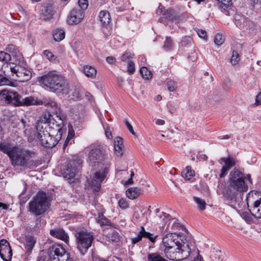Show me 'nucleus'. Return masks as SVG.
<instances>
[{"mask_svg": "<svg viewBox=\"0 0 261 261\" xmlns=\"http://www.w3.org/2000/svg\"><path fill=\"white\" fill-rule=\"evenodd\" d=\"M224 41V38L222 34H217L214 38V42L217 46H220L223 44Z\"/></svg>", "mask_w": 261, "mask_h": 261, "instance_id": "obj_45", "label": "nucleus"}, {"mask_svg": "<svg viewBox=\"0 0 261 261\" xmlns=\"http://www.w3.org/2000/svg\"><path fill=\"white\" fill-rule=\"evenodd\" d=\"M245 179H246V180H248V183L249 184H252V180H251V176L250 174H247L246 176H245Z\"/></svg>", "mask_w": 261, "mask_h": 261, "instance_id": "obj_64", "label": "nucleus"}, {"mask_svg": "<svg viewBox=\"0 0 261 261\" xmlns=\"http://www.w3.org/2000/svg\"><path fill=\"white\" fill-rule=\"evenodd\" d=\"M6 50L9 53V54L12 57L14 54H15V52H17L19 50L14 45L9 44L6 48Z\"/></svg>", "mask_w": 261, "mask_h": 261, "instance_id": "obj_46", "label": "nucleus"}, {"mask_svg": "<svg viewBox=\"0 0 261 261\" xmlns=\"http://www.w3.org/2000/svg\"><path fill=\"white\" fill-rule=\"evenodd\" d=\"M125 124L127 128L129 130V132L132 134L135 135V132L134 131L133 128L132 126L130 124V123L128 122V121L127 120H125Z\"/></svg>", "mask_w": 261, "mask_h": 261, "instance_id": "obj_60", "label": "nucleus"}, {"mask_svg": "<svg viewBox=\"0 0 261 261\" xmlns=\"http://www.w3.org/2000/svg\"><path fill=\"white\" fill-rule=\"evenodd\" d=\"M251 2L254 10H258L261 8V0H251Z\"/></svg>", "mask_w": 261, "mask_h": 261, "instance_id": "obj_50", "label": "nucleus"}, {"mask_svg": "<svg viewBox=\"0 0 261 261\" xmlns=\"http://www.w3.org/2000/svg\"><path fill=\"white\" fill-rule=\"evenodd\" d=\"M52 115H43V120L47 123V125L50 128L57 132L56 136L60 139L62 136L64 122L61 115H56V118L51 117Z\"/></svg>", "mask_w": 261, "mask_h": 261, "instance_id": "obj_8", "label": "nucleus"}, {"mask_svg": "<svg viewBox=\"0 0 261 261\" xmlns=\"http://www.w3.org/2000/svg\"><path fill=\"white\" fill-rule=\"evenodd\" d=\"M115 153L117 156H121L123 154V139L120 137H116L114 140Z\"/></svg>", "mask_w": 261, "mask_h": 261, "instance_id": "obj_24", "label": "nucleus"}, {"mask_svg": "<svg viewBox=\"0 0 261 261\" xmlns=\"http://www.w3.org/2000/svg\"><path fill=\"white\" fill-rule=\"evenodd\" d=\"M49 197L45 192L39 191L29 203V211L35 216L43 214L49 207Z\"/></svg>", "mask_w": 261, "mask_h": 261, "instance_id": "obj_5", "label": "nucleus"}, {"mask_svg": "<svg viewBox=\"0 0 261 261\" xmlns=\"http://www.w3.org/2000/svg\"><path fill=\"white\" fill-rule=\"evenodd\" d=\"M140 72L144 79L148 80L152 77V74L151 72L145 67H142L140 69Z\"/></svg>", "mask_w": 261, "mask_h": 261, "instance_id": "obj_39", "label": "nucleus"}, {"mask_svg": "<svg viewBox=\"0 0 261 261\" xmlns=\"http://www.w3.org/2000/svg\"><path fill=\"white\" fill-rule=\"evenodd\" d=\"M254 105L255 106H258L261 105V92L256 95L255 98V102Z\"/></svg>", "mask_w": 261, "mask_h": 261, "instance_id": "obj_59", "label": "nucleus"}, {"mask_svg": "<svg viewBox=\"0 0 261 261\" xmlns=\"http://www.w3.org/2000/svg\"><path fill=\"white\" fill-rule=\"evenodd\" d=\"M249 211L254 218H261V198L254 202L253 206Z\"/></svg>", "mask_w": 261, "mask_h": 261, "instance_id": "obj_25", "label": "nucleus"}, {"mask_svg": "<svg viewBox=\"0 0 261 261\" xmlns=\"http://www.w3.org/2000/svg\"><path fill=\"white\" fill-rule=\"evenodd\" d=\"M234 22L237 27L241 29L247 28L249 27L251 23L249 19L239 15H236L234 16Z\"/></svg>", "mask_w": 261, "mask_h": 261, "instance_id": "obj_23", "label": "nucleus"}, {"mask_svg": "<svg viewBox=\"0 0 261 261\" xmlns=\"http://www.w3.org/2000/svg\"><path fill=\"white\" fill-rule=\"evenodd\" d=\"M31 152L29 150L14 148V151L10 158L12 165L16 169L25 170L30 168L32 164Z\"/></svg>", "mask_w": 261, "mask_h": 261, "instance_id": "obj_4", "label": "nucleus"}, {"mask_svg": "<svg viewBox=\"0 0 261 261\" xmlns=\"http://www.w3.org/2000/svg\"><path fill=\"white\" fill-rule=\"evenodd\" d=\"M106 61L107 62L110 64H114L116 62V59L115 57H112V56H109V57H108L107 58H106Z\"/></svg>", "mask_w": 261, "mask_h": 261, "instance_id": "obj_61", "label": "nucleus"}, {"mask_svg": "<svg viewBox=\"0 0 261 261\" xmlns=\"http://www.w3.org/2000/svg\"><path fill=\"white\" fill-rule=\"evenodd\" d=\"M2 100L8 104L15 106H30L38 105L39 102L33 97L29 96L22 98L16 92L4 89L0 93Z\"/></svg>", "mask_w": 261, "mask_h": 261, "instance_id": "obj_3", "label": "nucleus"}, {"mask_svg": "<svg viewBox=\"0 0 261 261\" xmlns=\"http://www.w3.org/2000/svg\"><path fill=\"white\" fill-rule=\"evenodd\" d=\"M194 200L198 204L199 208L203 211L205 208V202L203 199H202L199 197H194Z\"/></svg>", "mask_w": 261, "mask_h": 261, "instance_id": "obj_43", "label": "nucleus"}, {"mask_svg": "<svg viewBox=\"0 0 261 261\" xmlns=\"http://www.w3.org/2000/svg\"><path fill=\"white\" fill-rule=\"evenodd\" d=\"M227 189L223 192L225 201L228 204L236 203L239 194L246 192L248 189V182L245 181V175L238 170H232L229 175Z\"/></svg>", "mask_w": 261, "mask_h": 261, "instance_id": "obj_1", "label": "nucleus"}, {"mask_svg": "<svg viewBox=\"0 0 261 261\" xmlns=\"http://www.w3.org/2000/svg\"><path fill=\"white\" fill-rule=\"evenodd\" d=\"M50 234L57 239L64 241L66 243L69 242V237L65 231L61 228H56L50 230Z\"/></svg>", "mask_w": 261, "mask_h": 261, "instance_id": "obj_22", "label": "nucleus"}, {"mask_svg": "<svg viewBox=\"0 0 261 261\" xmlns=\"http://www.w3.org/2000/svg\"><path fill=\"white\" fill-rule=\"evenodd\" d=\"M35 243V240L32 236H27L25 237L24 246L28 252H31Z\"/></svg>", "mask_w": 261, "mask_h": 261, "instance_id": "obj_32", "label": "nucleus"}, {"mask_svg": "<svg viewBox=\"0 0 261 261\" xmlns=\"http://www.w3.org/2000/svg\"><path fill=\"white\" fill-rule=\"evenodd\" d=\"M240 60L239 55L237 51H233L232 53V55L231 58V63L233 65H236L238 64Z\"/></svg>", "mask_w": 261, "mask_h": 261, "instance_id": "obj_48", "label": "nucleus"}, {"mask_svg": "<svg viewBox=\"0 0 261 261\" xmlns=\"http://www.w3.org/2000/svg\"><path fill=\"white\" fill-rule=\"evenodd\" d=\"M99 20L102 25H108L111 20L110 14L107 11H101L99 15Z\"/></svg>", "mask_w": 261, "mask_h": 261, "instance_id": "obj_31", "label": "nucleus"}, {"mask_svg": "<svg viewBox=\"0 0 261 261\" xmlns=\"http://www.w3.org/2000/svg\"><path fill=\"white\" fill-rule=\"evenodd\" d=\"M11 60V55L6 52L0 51V61L8 62Z\"/></svg>", "mask_w": 261, "mask_h": 261, "instance_id": "obj_44", "label": "nucleus"}, {"mask_svg": "<svg viewBox=\"0 0 261 261\" xmlns=\"http://www.w3.org/2000/svg\"><path fill=\"white\" fill-rule=\"evenodd\" d=\"M132 58V55L130 53H125L121 57V60L122 61L124 62L126 61L127 59Z\"/></svg>", "mask_w": 261, "mask_h": 261, "instance_id": "obj_57", "label": "nucleus"}, {"mask_svg": "<svg viewBox=\"0 0 261 261\" xmlns=\"http://www.w3.org/2000/svg\"><path fill=\"white\" fill-rule=\"evenodd\" d=\"M191 38L189 36H185L182 38L181 41V45L182 46H186L189 44L191 43Z\"/></svg>", "mask_w": 261, "mask_h": 261, "instance_id": "obj_55", "label": "nucleus"}, {"mask_svg": "<svg viewBox=\"0 0 261 261\" xmlns=\"http://www.w3.org/2000/svg\"><path fill=\"white\" fill-rule=\"evenodd\" d=\"M242 217L248 223L253 222L252 216L248 212H244L242 214Z\"/></svg>", "mask_w": 261, "mask_h": 261, "instance_id": "obj_51", "label": "nucleus"}, {"mask_svg": "<svg viewBox=\"0 0 261 261\" xmlns=\"http://www.w3.org/2000/svg\"><path fill=\"white\" fill-rule=\"evenodd\" d=\"M81 164L82 161L79 159L70 161L63 173L64 177L69 180L73 179V182L74 180L77 179Z\"/></svg>", "mask_w": 261, "mask_h": 261, "instance_id": "obj_10", "label": "nucleus"}, {"mask_svg": "<svg viewBox=\"0 0 261 261\" xmlns=\"http://www.w3.org/2000/svg\"><path fill=\"white\" fill-rule=\"evenodd\" d=\"M55 12V8L52 3L44 4L41 9V18L45 21L49 20L53 18Z\"/></svg>", "mask_w": 261, "mask_h": 261, "instance_id": "obj_20", "label": "nucleus"}, {"mask_svg": "<svg viewBox=\"0 0 261 261\" xmlns=\"http://www.w3.org/2000/svg\"><path fill=\"white\" fill-rule=\"evenodd\" d=\"M164 17L176 23L179 22L188 17V14L183 13L178 15L176 11L172 9H167L163 13Z\"/></svg>", "mask_w": 261, "mask_h": 261, "instance_id": "obj_19", "label": "nucleus"}, {"mask_svg": "<svg viewBox=\"0 0 261 261\" xmlns=\"http://www.w3.org/2000/svg\"><path fill=\"white\" fill-rule=\"evenodd\" d=\"M50 261H71L69 254L60 244H56L49 249Z\"/></svg>", "mask_w": 261, "mask_h": 261, "instance_id": "obj_11", "label": "nucleus"}, {"mask_svg": "<svg viewBox=\"0 0 261 261\" xmlns=\"http://www.w3.org/2000/svg\"><path fill=\"white\" fill-rule=\"evenodd\" d=\"M160 218L162 219L163 223H164L169 222L171 219L170 215L164 212H162Z\"/></svg>", "mask_w": 261, "mask_h": 261, "instance_id": "obj_54", "label": "nucleus"}, {"mask_svg": "<svg viewBox=\"0 0 261 261\" xmlns=\"http://www.w3.org/2000/svg\"><path fill=\"white\" fill-rule=\"evenodd\" d=\"M79 5L82 10L87 9L88 7V0H79Z\"/></svg>", "mask_w": 261, "mask_h": 261, "instance_id": "obj_56", "label": "nucleus"}, {"mask_svg": "<svg viewBox=\"0 0 261 261\" xmlns=\"http://www.w3.org/2000/svg\"><path fill=\"white\" fill-rule=\"evenodd\" d=\"M107 238L109 241L113 242H118L119 241V237L118 233L114 231L112 232H109L107 234Z\"/></svg>", "mask_w": 261, "mask_h": 261, "instance_id": "obj_40", "label": "nucleus"}, {"mask_svg": "<svg viewBox=\"0 0 261 261\" xmlns=\"http://www.w3.org/2000/svg\"><path fill=\"white\" fill-rule=\"evenodd\" d=\"M163 251L167 258L176 261L187 258L191 253V249L187 243L178 245L175 248L164 249Z\"/></svg>", "mask_w": 261, "mask_h": 261, "instance_id": "obj_6", "label": "nucleus"}, {"mask_svg": "<svg viewBox=\"0 0 261 261\" xmlns=\"http://www.w3.org/2000/svg\"><path fill=\"white\" fill-rule=\"evenodd\" d=\"M97 222L100 224L101 226L107 225L110 226L111 224V221L106 218L103 214H99L98 217L96 218Z\"/></svg>", "mask_w": 261, "mask_h": 261, "instance_id": "obj_38", "label": "nucleus"}, {"mask_svg": "<svg viewBox=\"0 0 261 261\" xmlns=\"http://www.w3.org/2000/svg\"><path fill=\"white\" fill-rule=\"evenodd\" d=\"M127 71L129 74H133L135 71V64L133 61H129L127 67Z\"/></svg>", "mask_w": 261, "mask_h": 261, "instance_id": "obj_52", "label": "nucleus"}, {"mask_svg": "<svg viewBox=\"0 0 261 261\" xmlns=\"http://www.w3.org/2000/svg\"><path fill=\"white\" fill-rule=\"evenodd\" d=\"M14 148L15 147H10L8 143H0V150L7 154L9 158H10L11 155L13 154L14 151Z\"/></svg>", "mask_w": 261, "mask_h": 261, "instance_id": "obj_34", "label": "nucleus"}, {"mask_svg": "<svg viewBox=\"0 0 261 261\" xmlns=\"http://www.w3.org/2000/svg\"><path fill=\"white\" fill-rule=\"evenodd\" d=\"M197 34L199 36V37L201 38L205 39L206 37V32L202 29L198 30L197 31Z\"/></svg>", "mask_w": 261, "mask_h": 261, "instance_id": "obj_58", "label": "nucleus"}, {"mask_svg": "<svg viewBox=\"0 0 261 261\" xmlns=\"http://www.w3.org/2000/svg\"><path fill=\"white\" fill-rule=\"evenodd\" d=\"M12 59L14 61L13 63L14 66L16 65H26L25 62H24L23 57L22 54L18 50L17 52H15V54L12 57Z\"/></svg>", "mask_w": 261, "mask_h": 261, "instance_id": "obj_30", "label": "nucleus"}, {"mask_svg": "<svg viewBox=\"0 0 261 261\" xmlns=\"http://www.w3.org/2000/svg\"><path fill=\"white\" fill-rule=\"evenodd\" d=\"M108 171V167L106 166L102 171H97L94 173L90 184L95 191L98 192L100 190L101 183L106 178Z\"/></svg>", "mask_w": 261, "mask_h": 261, "instance_id": "obj_13", "label": "nucleus"}, {"mask_svg": "<svg viewBox=\"0 0 261 261\" xmlns=\"http://www.w3.org/2000/svg\"><path fill=\"white\" fill-rule=\"evenodd\" d=\"M53 37L56 41L59 42L65 38V32L62 29H57L54 31Z\"/></svg>", "mask_w": 261, "mask_h": 261, "instance_id": "obj_36", "label": "nucleus"}, {"mask_svg": "<svg viewBox=\"0 0 261 261\" xmlns=\"http://www.w3.org/2000/svg\"><path fill=\"white\" fill-rule=\"evenodd\" d=\"M102 31L106 37H108L111 34V29L109 24L102 25Z\"/></svg>", "mask_w": 261, "mask_h": 261, "instance_id": "obj_49", "label": "nucleus"}, {"mask_svg": "<svg viewBox=\"0 0 261 261\" xmlns=\"http://www.w3.org/2000/svg\"><path fill=\"white\" fill-rule=\"evenodd\" d=\"M105 151L99 147H95L91 149L89 155V160L91 166H95L102 164L104 161Z\"/></svg>", "mask_w": 261, "mask_h": 261, "instance_id": "obj_12", "label": "nucleus"}, {"mask_svg": "<svg viewBox=\"0 0 261 261\" xmlns=\"http://www.w3.org/2000/svg\"><path fill=\"white\" fill-rule=\"evenodd\" d=\"M83 71L87 77L91 79H94L97 73L95 67L91 65H85L83 68Z\"/></svg>", "mask_w": 261, "mask_h": 261, "instance_id": "obj_29", "label": "nucleus"}, {"mask_svg": "<svg viewBox=\"0 0 261 261\" xmlns=\"http://www.w3.org/2000/svg\"><path fill=\"white\" fill-rule=\"evenodd\" d=\"M221 160L224 162V165L221 169L219 176L220 178L223 177L226 175L228 171L234 167L237 163V160L235 158L228 156L227 158H222Z\"/></svg>", "mask_w": 261, "mask_h": 261, "instance_id": "obj_18", "label": "nucleus"}, {"mask_svg": "<svg viewBox=\"0 0 261 261\" xmlns=\"http://www.w3.org/2000/svg\"><path fill=\"white\" fill-rule=\"evenodd\" d=\"M84 16V12L83 10L73 9L68 15L67 21L69 24H76L81 22Z\"/></svg>", "mask_w": 261, "mask_h": 261, "instance_id": "obj_17", "label": "nucleus"}, {"mask_svg": "<svg viewBox=\"0 0 261 261\" xmlns=\"http://www.w3.org/2000/svg\"><path fill=\"white\" fill-rule=\"evenodd\" d=\"M105 134L108 138L112 139L113 137L112 132L109 127H107L105 129Z\"/></svg>", "mask_w": 261, "mask_h": 261, "instance_id": "obj_62", "label": "nucleus"}, {"mask_svg": "<svg viewBox=\"0 0 261 261\" xmlns=\"http://www.w3.org/2000/svg\"><path fill=\"white\" fill-rule=\"evenodd\" d=\"M142 192L141 188L131 187L126 190L125 194L128 198L133 200L140 196L142 194Z\"/></svg>", "mask_w": 261, "mask_h": 261, "instance_id": "obj_26", "label": "nucleus"}, {"mask_svg": "<svg viewBox=\"0 0 261 261\" xmlns=\"http://www.w3.org/2000/svg\"><path fill=\"white\" fill-rule=\"evenodd\" d=\"M167 89L169 91L173 92L176 90L177 88L176 83L172 80H170L167 83Z\"/></svg>", "mask_w": 261, "mask_h": 261, "instance_id": "obj_47", "label": "nucleus"}, {"mask_svg": "<svg viewBox=\"0 0 261 261\" xmlns=\"http://www.w3.org/2000/svg\"><path fill=\"white\" fill-rule=\"evenodd\" d=\"M154 121H155V124L158 125H163L165 124V121L163 119H155Z\"/></svg>", "mask_w": 261, "mask_h": 261, "instance_id": "obj_63", "label": "nucleus"}, {"mask_svg": "<svg viewBox=\"0 0 261 261\" xmlns=\"http://www.w3.org/2000/svg\"><path fill=\"white\" fill-rule=\"evenodd\" d=\"M47 110L48 114H60L62 113L60 106L55 101H51L48 103Z\"/></svg>", "mask_w": 261, "mask_h": 261, "instance_id": "obj_28", "label": "nucleus"}, {"mask_svg": "<svg viewBox=\"0 0 261 261\" xmlns=\"http://www.w3.org/2000/svg\"><path fill=\"white\" fill-rule=\"evenodd\" d=\"M119 206L122 209H126L128 207V204L126 201V200L124 198H121L119 199L118 201Z\"/></svg>", "mask_w": 261, "mask_h": 261, "instance_id": "obj_53", "label": "nucleus"}, {"mask_svg": "<svg viewBox=\"0 0 261 261\" xmlns=\"http://www.w3.org/2000/svg\"><path fill=\"white\" fill-rule=\"evenodd\" d=\"M26 65L15 66L14 75H15V81L19 82H24L29 81L32 76V73L29 69L25 67Z\"/></svg>", "mask_w": 261, "mask_h": 261, "instance_id": "obj_14", "label": "nucleus"}, {"mask_svg": "<svg viewBox=\"0 0 261 261\" xmlns=\"http://www.w3.org/2000/svg\"><path fill=\"white\" fill-rule=\"evenodd\" d=\"M75 135L74 131L73 129L72 126L71 124H69L68 125V133L67 137L66 139V141L65 142V143L64 144L63 147L64 148H65L68 144H72V142H71V140L72 139Z\"/></svg>", "mask_w": 261, "mask_h": 261, "instance_id": "obj_35", "label": "nucleus"}, {"mask_svg": "<svg viewBox=\"0 0 261 261\" xmlns=\"http://www.w3.org/2000/svg\"><path fill=\"white\" fill-rule=\"evenodd\" d=\"M157 237L158 236H156L155 237H153L152 233L146 231L144 227L143 226H141L140 230L139 231L137 236L132 238V242L133 244H135L140 241L143 238H145L148 239L151 242L153 243L155 242Z\"/></svg>", "mask_w": 261, "mask_h": 261, "instance_id": "obj_21", "label": "nucleus"}, {"mask_svg": "<svg viewBox=\"0 0 261 261\" xmlns=\"http://www.w3.org/2000/svg\"><path fill=\"white\" fill-rule=\"evenodd\" d=\"M42 83L53 91L66 93L68 89L65 79L60 75L50 72L41 77Z\"/></svg>", "mask_w": 261, "mask_h": 261, "instance_id": "obj_2", "label": "nucleus"}, {"mask_svg": "<svg viewBox=\"0 0 261 261\" xmlns=\"http://www.w3.org/2000/svg\"><path fill=\"white\" fill-rule=\"evenodd\" d=\"M77 249L82 255H84L91 246L94 240L93 234L86 230H77L74 234Z\"/></svg>", "mask_w": 261, "mask_h": 261, "instance_id": "obj_7", "label": "nucleus"}, {"mask_svg": "<svg viewBox=\"0 0 261 261\" xmlns=\"http://www.w3.org/2000/svg\"><path fill=\"white\" fill-rule=\"evenodd\" d=\"M15 69V66H14V64L11 63H9L8 62L3 63L1 66V70L5 76L8 77L10 76V73L14 76Z\"/></svg>", "mask_w": 261, "mask_h": 261, "instance_id": "obj_27", "label": "nucleus"}, {"mask_svg": "<svg viewBox=\"0 0 261 261\" xmlns=\"http://www.w3.org/2000/svg\"><path fill=\"white\" fill-rule=\"evenodd\" d=\"M0 256L4 261H10L12 251L9 242L6 240L0 241Z\"/></svg>", "mask_w": 261, "mask_h": 261, "instance_id": "obj_16", "label": "nucleus"}, {"mask_svg": "<svg viewBox=\"0 0 261 261\" xmlns=\"http://www.w3.org/2000/svg\"><path fill=\"white\" fill-rule=\"evenodd\" d=\"M43 54L49 61L54 63H57L58 62V60L57 57H56L52 53L50 52L49 51L46 50L44 51Z\"/></svg>", "mask_w": 261, "mask_h": 261, "instance_id": "obj_42", "label": "nucleus"}, {"mask_svg": "<svg viewBox=\"0 0 261 261\" xmlns=\"http://www.w3.org/2000/svg\"><path fill=\"white\" fill-rule=\"evenodd\" d=\"M175 238L178 239V236L176 234L168 233L166 234L162 239L163 250L164 249L175 248L176 246H177V245H181V244H184V243H185L182 241L180 242L178 240H176Z\"/></svg>", "mask_w": 261, "mask_h": 261, "instance_id": "obj_15", "label": "nucleus"}, {"mask_svg": "<svg viewBox=\"0 0 261 261\" xmlns=\"http://www.w3.org/2000/svg\"><path fill=\"white\" fill-rule=\"evenodd\" d=\"M173 43L172 40L170 37H167L166 38L163 48L166 50H170L173 48Z\"/></svg>", "mask_w": 261, "mask_h": 261, "instance_id": "obj_41", "label": "nucleus"}, {"mask_svg": "<svg viewBox=\"0 0 261 261\" xmlns=\"http://www.w3.org/2000/svg\"><path fill=\"white\" fill-rule=\"evenodd\" d=\"M147 261H168L161 256L158 253H149L147 255Z\"/></svg>", "mask_w": 261, "mask_h": 261, "instance_id": "obj_37", "label": "nucleus"}, {"mask_svg": "<svg viewBox=\"0 0 261 261\" xmlns=\"http://www.w3.org/2000/svg\"><path fill=\"white\" fill-rule=\"evenodd\" d=\"M182 176L186 180H190L195 175V172L192 170L191 167L187 166L181 172Z\"/></svg>", "mask_w": 261, "mask_h": 261, "instance_id": "obj_33", "label": "nucleus"}, {"mask_svg": "<svg viewBox=\"0 0 261 261\" xmlns=\"http://www.w3.org/2000/svg\"><path fill=\"white\" fill-rule=\"evenodd\" d=\"M47 126V123L43 120V116L40 117L35 125V128L37 133L36 137L43 145L50 147L51 145L48 142L47 139V138L50 137L49 134L47 131H45Z\"/></svg>", "mask_w": 261, "mask_h": 261, "instance_id": "obj_9", "label": "nucleus"}]
</instances>
